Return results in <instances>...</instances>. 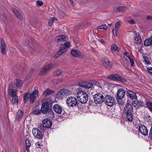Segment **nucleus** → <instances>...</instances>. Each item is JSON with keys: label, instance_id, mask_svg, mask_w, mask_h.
Segmentation results:
<instances>
[{"label": "nucleus", "instance_id": "f257e3e1", "mask_svg": "<svg viewBox=\"0 0 152 152\" xmlns=\"http://www.w3.org/2000/svg\"><path fill=\"white\" fill-rule=\"evenodd\" d=\"M133 106L131 104L126 103L124 108L126 114V118L129 121H131L133 119Z\"/></svg>", "mask_w": 152, "mask_h": 152}, {"label": "nucleus", "instance_id": "f03ea898", "mask_svg": "<svg viewBox=\"0 0 152 152\" xmlns=\"http://www.w3.org/2000/svg\"><path fill=\"white\" fill-rule=\"evenodd\" d=\"M77 96L79 102L82 104L86 103L88 99V94L83 91H79L77 94Z\"/></svg>", "mask_w": 152, "mask_h": 152}, {"label": "nucleus", "instance_id": "7ed1b4c3", "mask_svg": "<svg viewBox=\"0 0 152 152\" xmlns=\"http://www.w3.org/2000/svg\"><path fill=\"white\" fill-rule=\"evenodd\" d=\"M70 43L69 42H66L64 44L61 45L60 46V50L58 51L54 56V58H56L58 57L61 55L63 53L67 50V48L69 47Z\"/></svg>", "mask_w": 152, "mask_h": 152}, {"label": "nucleus", "instance_id": "20e7f679", "mask_svg": "<svg viewBox=\"0 0 152 152\" xmlns=\"http://www.w3.org/2000/svg\"><path fill=\"white\" fill-rule=\"evenodd\" d=\"M104 102L106 105L111 107L115 104L116 101L114 97L107 95L105 96Z\"/></svg>", "mask_w": 152, "mask_h": 152}, {"label": "nucleus", "instance_id": "39448f33", "mask_svg": "<svg viewBox=\"0 0 152 152\" xmlns=\"http://www.w3.org/2000/svg\"><path fill=\"white\" fill-rule=\"evenodd\" d=\"M107 77L109 79L111 80L119 81L122 82H125L126 81V80L125 78L118 74H115L109 75Z\"/></svg>", "mask_w": 152, "mask_h": 152}, {"label": "nucleus", "instance_id": "423d86ee", "mask_svg": "<svg viewBox=\"0 0 152 152\" xmlns=\"http://www.w3.org/2000/svg\"><path fill=\"white\" fill-rule=\"evenodd\" d=\"M78 103V101L77 99L73 96L68 97L66 100L67 105L69 107H74L77 105Z\"/></svg>", "mask_w": 152, "mask_h": 152}, {"label": "nucleus", "instance_id": "0eeeda50", "mask_svg": "<svg viewBox=\"0 0 152 152\" xmlns=\"http://www.w3.org/2000/svg\"><path fill=\"white\" fill-rule=\"evenodd\" d=\"M95 103L96 104H100L104 102L105 97L100 93L96 94L94 96Z\"/></svg>", "mask_w": 152, "mask_h": 152}, {"label": "nucleus", "instance_id": "6e6552de", "mask_svg": "<svg viewBox=\"0 0 152 152\" xmlns=\"http://www.w3.org/2000/svg\"><path fill=\"white\" fill-rule=\"evenodd\" d=\"M52 108L51 105L48 101L43 103L41 106V110L42 113L43 114L47 113L48 111L50 110Z\"/></svg>", "mask_w": 152, "mask_h": 152}, {"label": "nucleus", "instance_id": "1a4fd4ad", "mask_svg": "<svg viewBox=\"0 0 152 152\" xmlns=\"http://www.w3.org/2000/svg\"><path fill=\"white\" fill-rule=\"evenodd\" d=\"M32 133L36 138L41 140L43 137V134L41 131L37 128H34L32 130Z\"/></svg>", "mask_w": 152, "mask_h": 152}, {"label": "nucleus", "instance_id": "9d476101", "mask_svg": "<svg viewBox=\"0 0 152 152\" xmlns=\"http://www.w3.org/2000/svg\"><path fill=\"white\" fill-rule=\"evenodd\" d=\"M38 95V91L37 89L34 90L32 93L29 94L30 102L31 104L33 103Z\"/></svg>", "mask_w": 152, "mask_h": 152}, {"label": "nucleus", "instance_id": "9b49d317", "mask_svg": "<svg viewBox=\"0 0 152 152\" xmlns=\"http://www.w3.org/2000/svg\"><path fill=\"white\" fill-rule=\"evenodd\" d=\"M42 124L44 128L48 129L50 128L52 125L51 121L48 118L43 119L42 121Z\"/></svg>", "mask_w": 152, "mask_h": 152}, {"label": "nucleus", "instance_id": "f8f14e48", "mask_svg": "<svg viewBox=\"0 0 152 152\" xmlns=\"http://www.w3.org/2000/svg\"><path fill=\"white\" fill-rule=\"evenodd\" d=\"M13 84H10L9 86V94L11 96H17V91L16 89L14 90L12 88H15V87H13Z\"/></svg>", "mask_w": 152, "mask_h": 152}, {"label": "nucleus", "instance_id": "ddd939ff", "mask_svg": "<svg viewBox=\"0 0 152 152\" xmlns=\"http://www.w3.org/2000/svg\"><path fill=\"white\" fill-rule=\"evenodd\" d=\"M126 89V95L128 98L132 100L137 99V96L135 92L128 90L127 88Z\"/></svg>", "mask_w": 152, "mask_h": 152}, {"label": "nucleus", "instance_id": "4468645a", "mask_svg": "<svg viewBox=\"0 0 152 152\" xmlns=\"http://www.w3.org/2000/svg\"><path fill=\"white\" fill-rule=\"evenodd\" d=\"M71 53L72 55L79 58H81L84 57L83 54L80 52V50H72Z\"/></svg>", "mask_w": 152, "mask_h": 152}, {"label": "nucleus", "instance_id": "2eb2a0df", "mask_svg": "<svg viewBox=\"0 0 152 152\" xmlns=\"http://www.w3.org/2000/svg\"><path fill=\"white\" fill-rule=\"evenodd\" d=\"M78 85L80 87L87 89L90 88L93 86V84L92 83L87 82H80L78 83Z\"/></svg>", "mask_w": 152, "mask_h": 152}, {"label": "nucleus", "instance_id": "dca6fc26", "mask_svg": "<svg viewBox=\"0 0 152 152\" xmlns=\"http://www.w3.org/2000/svg\"><path fill=\"white\" fill-rule=\"evenodd\" d=\"M132 104L133 106L136 109H138L144 106L143 102L137 100H135L133 101Z\"/></svg>", "mask_w": 152, "mask_h": 152}, {"label": "nucleus", "instance_id": "f3484780", "mask_svg": "<svg viewBox=\"0 0 152 152\" xmlns=\"http://www.w3.org/2000/svg\"><path fill=\"white\" fill-rule=\"evenodd\" d=\"M138 130L142 135L147 136L148 134V129L144 125L139 126Z\"/></svg>", "mask_w": 152, "mask_h": 152}, {"label": "nucleus", "instance_id": "a211bd4d", "mask_svg": "<svg viewBox=\"0 0 152 152\" xmlns=\"http://www.w3.org/2000/svg\"><path fill=\"white\" fill-rule=\"evenodd\" d=\"M125 91L122 88L119 89L117 92V97L118 99L121 100L123 99L125 95Z\"/></svg>", "mask_w": 152, "mask_h": 152}, {"label": "nucleus", "instance_id": "6ab92c4d", "mask_svg": "<svg viewBox=\"0 0 152 152\" xmlns=\"http://www.w3.org/2000/svg\"><path fill=\"white\" fill-rule=\"evenodd\" d=\"M0 44L1 45V52L3 54H5L6 53V46L4 42L2 39H0Z\"/></svg>", "mask_w": 152, "mask_h": 152}, {"label": "nucleus", "instance_id": "aec40b11", "mask_svg": "<svg viewBox=\"0 0 152 152\" xmlns=\"http://www.w3.org/2000/svg\"><path fill=\"white\" fill-rule=\"evenodd\" d=\"M102 63L103 65L106 67L110 68L112 66L111 63L107 58H104V60L102 61Z\"/></svg>", "mask_w": 152, "mask_h": 152}, {"label": "nucleus", "instance_id": "412c9836", "mask_svg": "<svg viewBox=\"0 0 152 152\" xmlns=\"http://www.w3.org/2000/svg\"><path fill=\"white\" fill-rule=\"evenodd\" d=\"M134 42L136 44H140L141 42V39L139 33L134 32Z\"/></svg>", "mask_w": 152, "mask_h": 152}, {"label": "nucleus", "instance_id": "4be33fe9", "mask_svg": "<svg viewBox=\"0 0 152 152\" xmlns=\"http://www.w3.org/2000/svg\"><path fill=\"white\" fill-rule=\"evenodd\" d=\"M54 111L58 114H61L62 111L61 107L58 104H55L53 106Z\"/></svg>", "mask_w": 152, "mask_h": 152}, {"label": "nucleus", "instance_id": "5701e85b", "mask_svg": "<svg viewBox=\"0 0 152 152\" xmlns=\"http://www.w3.org/2000/svg\"><path fill=\"white\" fill-rule=\"evenodd\" d=\"M64 91L62 89L60 90L56 95V98L59 100L62 99L64 96Z\"/></svg>", "mask_w": 152, "mask_h": 152}, {"label": "nucleus", "instance_id": "b1692460", "mask_svg": "<svg viewBox=\"0 0 152 152\" xmlns=\"http://www.w3.org/2000/svg\"><path fill=\"white\" fill-rule=\"evenodd\" d=\"M66 36L65 35H60L56 38V41L58 42H61L66 41L67 40Z\"/></svg>", "mask_w": 152, "mask_h": 152}, {"label": "nucleus", "instance_id": "393cba45", "mask_svg": "<svg viewBox=\"0 0 152 152\" xmlns=\"http://www.w3.org/2000/svg\"><path fill=\"white\" fill-rule=\"evenodd\" d=\"M54 93V91L49 88L46 89L44 92L43 95L44 97H46L51 95Z\"/></svg>", "mask_w": 152, "mask_h": 152}, {"label": "nucleus", "instance_id": "a878e982", "mask_svg": "<svg viewBox=\"0 0 152 152\" xmlns=\"http://www.w3.org/2000/svg\"><path fill=\"white\" fill-rule=\"evenodd\" d=\"M23 115V112L21 110H19L17 113L15 120L20 121V119Z\"/></svg>", "mask_w": 152, "mask_h": 152}, {"label": "nucleus", "instance_id": "bb28decb", "mask_svg": "<svg viewBox=\"0 0 152 152\" xmlns=\"http://www.w3.org/2000/svg\"><path fill=\"white\" fill-rule=\"evenodd\" d=\"M144 45L146 46H148L152 45V36L144 41Z\"/></svg>", "mask_w": 152, "mask_h": 152}, {"label": "nucleus", "instance_id": "cd10ccee", "mask_svg": "<svg viewBox=\"0 0 152 152\" xmlns=\"http://www.w3.org/2000/svg\"><path fill=\"white\" fill-rule=\"evenodd\" d=\"M22 81L21 80L18 79L16 80V82L15 83H12L11 84H13V87L18 88L22 85Z\"/></svg>", "mask_w": 152, "mask_h": 152}, {"label": "nucleus", "instance_id": "c85d7f7f", "mask_svg": "<svg viewBox=\"0 0 152 152\" xmlns=\"http://www.w3.org/2000/svg\"><path fill=\"white\" fill-rule=\"evenodd\" d=\"M44 114H45L48 117L50 118H53L55 117L54 115V113L52 110V108L50 109V110L48 111L47 112V113H46Z\"/></svg>", "mask_w": 152, "mask_h": 152}, {"label": "nucleus", "instance_id": "c756f323", "mask_svg": "<svg viewBox=\"0 0 152 152\" xmlns=\"http://www.w3.org/2000/svg\"><path fill=\"white\" fill-rule=\"evenodd\" d=\"M56 66V65L52 64L50 63L45 65L44 67L46 69L47 71L50 70Z\"/></svg>", "mask_w": 152, "mask_h": 152}, {"label": "nucleus", "instance_id": "7c9ffc66", "mask_svg": "<svg viewBox=\"0 0 152 152\" xmlns=\"http://www.w3.org/2000/svg\"><path fill=\"white\" fill-rule=\"evenodd\" d=\"M13 12L18 18L20 20H22V16L18 10L15 9L13 10Z\"/></svg>", "mask_w": 152, "mask_h": 152}, {"label": "nucleus", "instance_id": "2f4dec72", "mask_svg": "<svg viewBox=\"0 0 152 152\" xmlns=\"http://www.w3.org/2000/svg\"><path fill=\"white\" fill-rule=\"evenodd\" d=\"M111 50L113 53L115 51L118 52V47L115 44H112L111 46Z\"/></svg>", "mask_w": 152, "mask_h": 152}, {"label": "nucleus", "instance_id": "473e14b6", "mask_svg": "<svg viewBox=\"0 0 152 152\" xmlns=\"http://www.w3.org/2000/svg\"><path fill=\"white\" fill-rule=\"evenodd\" d=\"M29 98V94L28 92L24 94L23 99L25 103L28 101Z\"/></svg>", "mask_w": 152, "mask_h": 152}, {"label": "nucleus", "instance_id": "72a5a7b5", "mask_svg": "<svg viewBox=\"0 0 152 152\" xmlns=\"http://www.w3.org/2000/svg\"><path fill=\"white\" fill-rule=\"evenodd\" d=\"M12 104H14L16 103H18V97L17 96H12Z\"/></svg>", "mask_w": 152, "mask_h": 152}, {"label": "nucleus", "instance_id": "f704fd0d", "mask_svg": "<svg viewBox=\"0 0 152 152\" xmlns=\"http://www.w3.org/2000/svg\"><path fill=\"white\" fill-rule=\"evenodd\" d=\"M117 9L119 12H122L126 10V8L124 6H120L117 8Z\"/></svg>", "mask_w": 152, "mask_h": 152}, {"label": "nucleus", "instance_id": "c9c22d12", "mask_svg": "<svg viewBox=\"0 0 152 152\" xmlns=\"http://www.w3.org/2000/svg\"><path fill=\"white\" fill-rule=\"evenodd\" d=\"M64 91V96L66 95L68 96L72 94V92L70 90L65 89H62Z\"/></svg>", "mask_w": 152, "mask_h": 152}, {"label": "nucleus", "instance_id": "e433bc0d", "mask_svg": "<svg viewBox=\"0 0 152 152\" xmlns=\"http://www.w3.org/2000/svg\"><path fill=\"white\" fill-rule=\"evenodd\" d=\"M42 113L41 109H36L33 110L32 113L34 115H39Z\"/></svg>", "mask_w": 152, "mask_h": 152}, {"label": "nucleus", "instance_id": "4c0bfd02", "mask_svg": "<svg viewBox=\"0 0 152 152\" xmlns=\"http://www.w3.org/2000/svg\"><path fill=\"white\" fill-rule=\"evenodd\" d=\"M25 144L26 149L27 151H28L29 150V148L31 146L30 141L28 140H26L25 141Z\"/></svg>", "mask_w": 152, "mask_h": 152}, {"label": "nucleus", "instance_id": "58836bf2", "mask_svg": "<svg viewBox=\"0 0 152 152\" xmlns=\"http://www.w3.org/2000/svg\"><path fill=\"white\" fill-rule=\"evenodd\" d=\"M107 26L106 24H103L100 26H98L97 28V29H102L107 30Z\"/></svg>", "mask_w": 152, "mask_h": 152}, {"label": "nucleus", "instance_id": "ea45409f", "mask_svg": "<svg viewBox=\"0 0 152 152\" xmlns=\"http://www.w3.org/2000/svg\"><path fill=\"white\" fill-rule=\"evenodd\" d=\"M146 105L150 111L152 113V102H147Z\"/></svg>", "mask_w": 152, "mask_h": 152}, {"label": "nucleus", "instance_id": "a19ab883", "mask_svg": "<svg viewBox=\"0 0 152 152\" xmlns=\"http://www.w3.org/2000/svg\"><path fill=\"white\" fill-rule=\"evenodd\" d=\"M47 70L45 69V68L44 67L43 68H42L41 70L40 71V72H39V75L41 76L44 75L45 74V72H47Z\"/></svg>", "mask_w": 152, "mask_h": 152}, {"label": "nucleus", "instance_id": "79ce46f5", "mask_svg": "<svg viewBox=\"0 0 152 152\" xmlns=\"http://www.w3.org/2000/svg\"><path fill=\"white\" fill-rule=\"evenodd\" d=\"M62 71L60 69H58L54 72V74L55 75H59L62 73Z\"/></svg>", "mask_w": 152, "mask_h": 152}, {"label": "nucleus", "instance_id": "37998d69", "mask_svg": "<svg viewBox=\"0 0 152 152\" xmlns=\"http://www.w3.org/2000/svg\"><path fill=\"white\" fill-rule=\"evenodd\" d=\"M145 121L147 122H148L151 119V117L148 114H146L144 117Z\"/></svg>", "mask_w": 152, "mask_h": 152}, {"label": "nucleus", "instance_id": "c03bdc74", "mask_svg": "<svg viewBox=\"0 0 152 152\" xmlns=\"http://www.w3.org/2000/svg\"><path fill=\"white\" fill-rule=\"evenodd\" d=\"M55 19V18H51L49 20V26H52L53 23V22Z\"/></svg>", "mask_w": 152, "mask_h": 152}, {"label": "nucleus", "instance_id": "a18cd8bd", "mask_svg": "<svg viewBox=\"0 0 152 152\" xmlns=\"http://www.w3.org/2000/svg\"><path fill=\"white\" fill-rule=\"evenodd\" d=\"M129 58L130 60L131 66L132 67L134 66V63L133 59L131 58L130 57H129Z\"/></svg>", "mask_w": 152, "mask_h": 152}, {"label": "nucleus", "instance_id": "49530a36", "mask_svg": "<svg viewBox=\"0 0 152 152\" xmlns=\"http://www.w3.org/2000/svg\"><path fill=\"white\" fill-rule=\"evenodd\" d=\"M143 58L144 59L146 63V64H150L148 61V58L147 57L145 56H143Z\"/></svg>", "mask_w": 152, "mask_h": 152}, {"label": "nucleus", "instance_id": "de8ad7c7", "mask_svg": "<svg viewBox=\"0 0 152 152\" xmlns=\"http://www.w3.org/2000/svg\"><path fill=\"white\" fill-rule=\"evenodd\" d=\"M148 137L150 140H152V126L150 129Z\"/></svg>", "mask_w": 152, "mask_h": 152}, {"label": "nucleus", "instance_id": "09e8293b", "mask_svg": "<svg viewBox=\"0 0 152 152\" xmlns=\"http://www.w3.org/2000/svg\"><path fill=\"white\" fill-rule=\"evenodd\" d=\"M36 4L37 5L41 6L43 4V2L41 1L38 0L37 1Z\"/></svg>", "mask_w": 152, "mask_h": 152}, {"label": "nucleus", "instance_id": "8fccbe9b", "mask_svg": "<svg viewBox=\"0 0 152 152\" xmlns=\"http://www.w3.org/2000/svg\"><path fill=\"white\" fill-rule=\"evenodd\" d=\"M35 145L38 148H40V146L42 145L39 142H37L35 144Z\"/></svg>", "mask_w": 152, "mask_h": 152}, {"label": "nucleus", "instance_id": "3c124183", "mask_svg": "<svg viewBox=\"0 0 152 152\" xmlns=\"http://www.w3.org/2000/svg\"><path fill=\"white\" fill-rule=\"evenodd\" d=\"M118 104H120V105H122L124 103V101L121 100H118Z\"/></svg>", "mask_w": 152, "mask_h": 152}, {"label": "nucleus", "instance_id": "603ef678", "mask_svg": "<svg viewBox=\"0 0 152 152\" xmlns=\"http://www.w3.org/2000/svg\"><path fill=\"white\" fill-rule=\"evenodd\" d=\"M147 70L149 72L151 73L152 74V67H148L147 68Z\"/></svg>", "mask_w": 152, "mask_h": 152}, {"label": "nucleus", "instance_id": "864d4df0", "mask_svg": "<svg viewBox=\"0 0 152 152\" xmlns=\"http://www.w3.org/2000/svg\"><path fill=\"white\" fill-rule=\"evenodd\" d=\"M117 31L116 30H115L114 29H113V34L114 35H115L116 36H117Z\"/></svg>", "mask_w": 152, "mask_h": 152}, {"label": "nucleus", "instance_id": "5fc2aeb1", "mask_svg": "<svg viewBox=\"0 0 152 152\" xmlns=\"http://www.w3.org/2000/svg\"><path fill=\"white\" fill-rule=\"evenodd\" d=\"M69 2L73 6H75L76 5L75 3H74L73 1L71 0H69Z\"/></svg>", "mask_w": 152, "mask_h": 152}, {"label": "nucleus", "instance_id": "6e6d98bb", "mask_svg": "<svg viewBox=\"0 0 152 152\" xmlns=\"http://www.w3.org/2000/svg\"><path fill=\"white\" fill-rule=\"evenodd\" d=\"M120 25V23L119 22H117L115 25V28H117L118 27L119 25Z\"/></svg>", "mask_w": 152, "mask_h": 152}, {"label": "nucleus", "instance_id": "4d7b16f0", "mask_svg": "<svg viewBox=\"0 0 152 152\" xmlns=\"http://www.w3.org/2000/svg\"><path fill=\"white\" fill-rule=\"evenodd\" d=\"M131 24H133L135 23V22L133 20H131L128 21Z\"/></svg>", "mask_w": 152, "mask_h": 152}, {"label": "nucleus", "instance_id": "13d9d810", "mask_svg": "<svg viewBox=\"0 0 152 152\" xmlns=\"http://www.w3.org/2000/svg\"><path fill=\"white\" fill-rule=\"evenodd\" d=\"M99 40L101 43H104V42L103 39L101 38L99 39Z\"/></svg>", "mask_w": 152, "mask_h": 152}, {"label": "nucleus", "instance_id": "bf43d9fd", "mask_svg": "<svg viewBox=\"0 0 152 152\" xmlns=\"http://www.w3.org/2000/svg\"><path fill=\"white\" fill-rule=\"evenodd\" d=\"M33 70L32 69H31L30 71V72H29L30 76L31 75V74L33 73Z\"/></svg>", "mask_w": 152, "mask_h": 152}, {"label": "nucleus", "instance_id": "052dcab7", "mask_svg": "<svg viewBox=\"0 0 152 152\" xmlns=\"http://www.w3.org/2000/svg\"><path fill=\"white\" fill-rule=\"evenodd\" d=\"M25 42L27 45H28L30 43L29 41L28 40V39H26L25 40Z\"/></svg>", "mask_w": 152, "mask_h": 152}, {"label": "nucleus", "instance_id": "680f3d73", "mask_svg": "<svg viewBox=\"0 0 152 152\" xmlns=\"http://www.w3.org/2000/svg\"><path fill=\"white\" fill-rule=\"evenodd\" d=\"M151 17L150 15H148L147 16L146 18L147 19H151Z\"/></svg>", "mask_w": 152, "mask_h": 152}, {"label": "nucleus", "instance_id": "e2e57ef3", "mask_svg": "<svg viewBox=\"0 0 152 152\" xmlns=\"http://www.w3.org/2000/svg\"><path fill=\"white\" fill-rule=\"evenodd\" d=\"M59 82H61L63 81V80H59Z\"/></svg>", "mask_w": 152, "mask_h": 152}, {"label": "nucleus", "instance_id": "0e129e2a", "mask_svg": "<svg viewBox=\"0 0 152 152\" xmlns=\"http://www.w3.org/2000/svg\"><path fill=\"white\" fill-rule=\"evenodd\" d=\"M112 24L111 23L110 24H109V26H111L112 25Z\"/></svg>", "mask_w": 152, "mask_h": 152}, {"label": "nucleus", "instance_id": "69168bd1", "mask_svg": "<svg viewBox=\"0 0 152 152\" xmlns=\"http://www.w3.org/2000/svg\"><path fill=\"white\" fill-rule=\"evenodd\" d=\"M20 93H22V91H20Z\"/></svg>", "mask_w": 152, "mask_h": 152}]
</instances>
